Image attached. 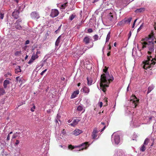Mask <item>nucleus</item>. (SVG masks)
Wrapping results in <instances>:
<instances>
[{
	"label": "nucleus",
	"mask_w": 156,
	"mask_h": 156,
	"mask_svg": "<svg viewBox=\"0 0 156 156\" xmlns=\"http://www.w3.org/2000/svg\"><path fill=\"white\" fill-rule=\"evenodd\" d=\"M154 28L156 30V24L155 23ZM152 35H149L148 37H146L143 39V41L141 42L142 44V49L146 48L147 50V53L150 55L154 53V43H156L155 40L153 37H155L156 34V31L155 33L153 31L151 32Z\"/></svg>",
	"instance_id": "obj_1"
},
{
	"label": "nucleus",
	"mask_w": 156,
	"mask_h": 156,
	"mask_svg": "<svg viewBox=\"0 0 156 156\" xmlns=\"http://www.w3.org/2000/svg\"><path fill=\"white\" fill-rule=\"evenodd\" d=\"M107 71L108 68L105 66L103 69L104 73L101 75L100 85L101 89L104 92L106 91V87L109 86L110 83L114 80L112 76L110 75Z\"/></svg>",
	"instance_id": "obj_2"
},
{
	"label": "nucleus",
	"mask_w": 156,
	"mask_h": 156,
	"mask_svg": "<svg viewBox=\"0 0 156 156\" xmlns=\"http://www.w3.org/2000/svg\"><path fill=\"white\" fill-rule=\"evenodd\" d=\"M147 59L146 61L143 62L142 64V66L146 70L152 68L155 63L154 61L155 59L152 58L151 56L149 57L148 56Z\"/></svg>",
	"instance_id": "obj_3"
},
{
	"label": "nucleus",
	"mask_w": 156,
	"mask_h": 156,
	"mask_svg": "<svg viewBox=\"0 0 156 156\" xmlns=\"http://www.w3.org/2000/svg\"><path fill=\"white\" fill-rule=\"evenodd\" d=\"M111 139L113 144H118L120 142L119 135L118 133H114L112 135Z\"/></svg>",
	"instance_id": "obj_4"
},
{
	"label": "nucleus",
	"mask_w": 156,
	"mask_h": 156,
	"mask_svg": "<svg viewBox=\"0 0 156 156\" xmlns=\"http://www.w3.org/2000/svg\"><path fill=\"white\" fill-rule=\"evenodd\" d=\"M139 99L137 98L135 95L132 96L130 98V101L133 104L132 106L135 108L139 103Z\"/></svg>",
	"instance_id": "obj_5"
},
{
	"label": "nucleus",
	"mask_w": 156,
	"mask_h": 156,
	"mask_svg": "<svg viewBox=\"0 0 156 156\" xmlns=\"http://www.w3.org/2000/svg\"><path fill=\"white\" fill-rule=\"evenodd\" d=\"M89 145H88V142H86L84 143H83L82 144L79 145V146H73L72 145H70L68 146V148L69 149H73L76 147H79L80 146H82L83 147L81 149L79 150V151H80L81 150H82L84 149H86L87 147Z\"/></svg>",
	"instance_id": "obj_6"
},
{
	"label": "nucleus",
	"mask_w": 156,
	"mask_h": 156,
	"mask_svg": "<svg viewBox=\"0 0 156 156\" xmlns=\"http://www.w3.org/2000/svg\"><path fill=\"white\" fill-rule=\"evenodd\" d=\"M59 12L57 9H52L50 16L54 18L58 16Z\"/></svg>",
	"instance_id": "obj_7"
},
{
	"label": "nucleus",
	"mask_w": 156,
	"mask_h": 156,
	"mask_svg": "<svg viewBox=\"0 0 156 156\" xmlns=\"http://www.w3.org/2000/svg\"><path fill=\"white\" fill-rule=\"evenodd\" d=\"M20 12L17 9H15L14 12L12 13V16L15 19H17L19 18V16Z\"/></svg>",
	"instance_id": "obj_8"
},
{
	"label": "nucleus",
	"mask_w": 156,
	"mask_h": 156,
	"mask_svg": "<svg viewBox=\"0 0 156 156\" xmlns=\"http://www.w3.org/2000/svg\"><path fill=\"white\" fill-rule=\"evenodd\" d=\"M83 53H82L81 50L77 49L76 52L74 53V56L76 58H78Z\"/></svg>",
	"instance_id": "obj_9"
},
{
	"label": "nucleus",
	"mask_w": 156,
	"mask_h": 156,
	"mask_svg": "<svg viewBox=\"0 0 156 156\" xmlns=\"http://www.w3.org/2000/svg\"><path fill=\"white\" fill-rule=\"evenodd\" d=\"M92 40L91 37L90 36H86L83 39V42L86 44H89Z\"/></svg>",
	"instance_id": "obj_10"
},
{
	"label": "nucleus",
	"mask_w": 156,
	"mask_h": 156,
	"mask_svg": "<svg viewBox=\"0 0 156 156\" xmlns=\"http://www.w3.org/2000/svg\"><path fill=\"white\" fill-rule=\"evenodd\" d=\"M98 131L97 128H95L93 129V131L92 133L91 136L92 139H94L97 136V133H98Z\"/></svg>",
	"instance_id": "obj_11"
},
{
	"label": "nucleus",
	"mask_w": 156,
	"mask_h": 156,
	"mask_svg": "<svg viewBox=\"0 0 156 156\" xmlns=\"http://www.w3.org/2000/svg\"><path fill=\"white\" fill-rule=\"evenodd\" d=\"M122 151L121 150H115V153L113 156H122Z\"/></svg>",
	"instance_id": "obj_12"
},
{
	"label": "nucleus",
	"mask_w": 156,
	"mask_h": 156,
	"mask_svg": "<svg viewBox=\"0 0 156 156\" xmlns=\"http://www.w3.org/2000/svg\"><path fill=\"white\" fill-rule=\"evenodd\" d=\"M108 125V122H101L100 125L101 127H102V126H104L103 127L102 129L101 130V132H102L105 129L106 127Z\"/></svg>",
	"instance_id": "obj_13"
},
{
	"label": "nucleus",
	"mask_w": 156,
	"mask_h": 156,
	"mask_svg": "<svg viewBox=\"0 0 156 156\" xmlns=\"http://www.w3.org/2000/svg\"><path fill=\"white\" fill-rule=\"evenodd\" d=\"M82 132L81 130L76 129L73 132V134L75 136H78Z\"/></svg>",
	"instance_id": "obj_14"
},
{
	"label": "nucleus",
	"mask_w": 156,
	"mask_h": 156,
	"mask_svg": "<svg viewBox=\"0 0 156 156\" xmlns=\"http://www.w3.org/2000/svg\"><path fill=\"white\" fill-rule=\"evenodd\" d=\"M132 19L131 17H126L124 19L125 24H129Z\"/></svg>",
	"instance_id": "obj_15"
},
{
	"label": "nucleus",
	"mask_w": 156,
	"mask_h": 156,
	"mask_svg": "<svg viewBox=\"0 0 156 156\" xmlns=\"http://www.w3.org/2000/svg\"><path fill=\"white\" fill-rule=\"evenodd\" d=\"M82 90L85 93L88 94L90 92V89L88 87H87L86 86H84L82 89L81 90V92Z\"/></svg>",
	"instance_id": "obj_16"
},
{
	"label": "nucleus",
	"mask_w": 156,
	"mask_h": 156,
	"mask_svg": "<svg viewBox=\"0 0 156 156\" xmlns=\"http://www.w3.org/2000/svg\"><path fill=\"white\" fill-rule=\"evenodd\" d=\"M80 120L78 119H76L73 120L72 123H71L70 125L72 126H75L77 125L78 122L80 121Z\"/></svg>",
	"instance_id": "obj_17"
},
{
	"label": "nucleus",
	"mask_w": 156,
	"mask_h": 156,
	"mask_svg": "<svg viewBox=\"0 0 156 156\" xmlns=\"http://www.w3.org/2000/svg\"><path fill=\"white\" fill-rule=\"evenodd\" d=\"M114 15L111 13H110L108 16V19L111 21H112L114 19Z\"/></svg>",
	"instance_id": "obj_18"
},
{
	"label": "nucleus",
	"mask_w": 156,
	"mask_h": 156,
	"mask_svg": "<svg viewBox=\"0 0 156 156\" xmlns=\"http://www.w3.org/2000/svg\"><path fill=\"white\" fill-rule=\"evenodd\" d=\"M10 83V81L9 80H5L3 82V87L4 88H7V85L9 84Z\"/></svg>",
	"instance_id": "obj_19"
},
{
	"label": "nucleus",
	"mask_w": 156,
	"mask_h": 156,
	"mask_svg": "<svg viewBox=\"0 0 156 156\" xmlns=\"http://www.w3.org/2000/svg\"><path fill=\"white\" fill-rule=\"evenodd\" d=\"M79 90L75 91L71 95V98H75L76 97V95L79 94Z\"/></svg>",
	"instance_id": "obj_20"
},
{
	"label": "nucleus",
	"mask_w": 156,
	"mask_h": 156,
	"mask_svg": "<svg viewBox=\"0 0 156 156\" xmlns=\"http://www.w3.org/2000/svg\"><path fill=\"white\" fill-rule=\"evenodd\" d=\"M87 85L90 86L92 84L93 80L91 77H87Z\"/></svg>",
	"instance_id": "obj_21"
},
{
	"label": "nucleus",
	"mask_w": 156,
	"mask_h": 156,
	"mask_svg": "<svg viewBox=\"0 0 156 156\" xmlns=\"http://www.w3.org/2000/svg\"><path fill=\"white\" fill-rule=\"evenodd\" d=\"M145 10V9L144 8H141L139 9H136L135 12L136 13L140 12H144Z\"/></svg>",
	"instance_id": "obj_22"
},
{
	"label": "nucleus",
	"mask_w": 156,
	"mask_h": 156,
	"mask_svg": "<svg viewBox=\"0 0 156 156\" xmlns=\"http://www.w3.org/2000/svg\"><path fill=\"white\" fill-rule=\"evenodd\" d=\"M21 72V70L20 69V66H17L15 69V73H18L19 72Z\"/></svg>",
	"instance_id": "obj_23"
},
{
	"label": "nucleus",
	"mask_w": 156,
	"mask_h": 156,
	"mask_svg": "<svg viewBox=\"0 0 156 156\" xmlns=\"http://www.w3.org/2000/svg\"><path fill=\"white\" fill-rule=\"evenodd\" d=\"M15 28L17 29L20 30L22 28V26L20 24V23H15Z\"/></svg>",
	"instance_id": "obj_24"
},
{
	"label": "nucleus",
	"mask_w": 156,
	"mask_h": 156,
	"mask_svg": "<svg viewBox=\"0 0 156 156\" xmlns=\"http://www.w3.org/2000/svg\"><path fill=\"white\" fill-rule=\"evenodd\" d=\"M154 87L153 85H151L148 88V90L147 92V94L151 92L154 88Z\"/></svg>",
	"instance_id": "obj_25"
},
{
	"label": "nucleus",
	"mask_w": 156,
	"mask_h": 156,
	"mask_svg": "<svg viewBox=\"0 0 156 156\" xmlns=\"http://www.w3.org/2000/svg\"><path fill=\"white\" fill-rule=\"evenodd\" d=\"M146 149V146L144 144H143L140 148V150L141 151L144 152L145 151Z\"/></svg>",
	"instance_id": "obj_26"
},
{
	"label": "nucleus",
	"mask_w": 156,
	"mask_h": 156,
	"mask_svg": "<svg viewBox=\"0 0 156 156\" xmlns=\"http://www.w3.org/2000/svg\"><path fill=\"white\" fill-rule=\"evenodd\" d=\"M37 14L36 12H33L31 13V17L32 18H36L37 16Z\"/></svg>",
	"instance_id": "obj_27"
},
{
	"label": "nucleus",
	"mask_w": 156,
	"mask_h": 156,
	"mask_svg": "<svg viewBox=\"0 0 156 156\" xmlns=\"http://www.w3.org/2000/svg\"><path fill=\"white\" fill-rule=\"evenodd\" d=\"M38 53V51H37L36 53V55H33L32 56L31 58L33 59L34 61L35 60L36 58H38V56L37 55Z\"/></svg>",
	"instance_id": "obj_28"
},
{
	"label": "nucleus",
	"mask_w": 156,
	"mask_h": 156,
	"mask_svg": "<svg viewBox=\"0 0 156 156\" xmlns=\"http://www.w3.org/2000/svg\"><path fill=\"white\" fill-rule=\"evenodd\" d=\"M5 93L4 89L0 87V96L3 95Z\"/></svg>",
	"instance_id": "obj_29"
},
{
	"label": "nucleus",
	"mask_w": 156,
	"mask_h": 156,
	"mask_svg": "<svg viewBox=\"0 0 156 156\" xmlns=\"http://www.w3.org/2000/svg\"><path fill=\"white\" fill-rule=\"evenodd\" d=\"M125 24V21L124 20H123L119 22L117 24V25L118 26H122Z\"/></svg>",
	"instance_id": "obj_30"
},
{
	"label": "nucleus",
	"mask_w": 156,
	"mask_h": 156,
	"mask_svg": "<svg viewBox=\"0 0 156 156\" xmlns=\"http://www.w3.org/2000/svg\"><path fill=\"white\" fill-rule=\"evenodd\" d=\"M110 34H111V32H108V34L107 35V36L106 40V42H108L109 41V40L110 38Z\"/></svg>",
	"instance_id": "obj_31"
},
{
	"label": "nucleus",
	"mask_w": 156,
	"mask_h": 156,
	"mask_svg": "<svg viewBox=\"0 0 156 156\" xmlns=\"http://www.w3.org/2000/svg\"><path fill=\"white\" fill-rule=\"evenodd\" d=\"M149 139L148 138H146L145 139L143 144H144L146 146L148 144V143H149Z\"/></svg>",
	"instance_id": "obj_32"
},
{
	"label": "nucleus",
	"mask_w": 156,
	"mask_h": 156,
	"mask_svg": "<svg viewBox=\"0 0 156 156\" xmlns=\"http://www.w3.org/2000/svg\"><path fill=\"white\" fill-rule=\"evenodd\" d=\"M61 36H60L57 38V39L56 40V41L55 42V45L56 46H58V44L60 42V38L61 37Z\"/></svg>",
	"instance_id": "obj_33"
},
{
	"label": "nucleus",
	"mask_w": 156,
	"mask_h": 156,
	"mask_svg": "<svg viewBox=\"0 0 156 156\" xmlns=\"http://www.w3.org/2000/svg\"><path fill=\"white\" fill-rule=\"evenodd\" d=\"M76 17V15L74 14H73L71 15L69 17V20L70 21L72 20L73 19Z\"/></svg>",
	"instance_id": "obj_34"
},
{
	"label": "nucleus",
	"mask_w": 156,
	"mask_h": 156,
	"mask_svg": "<svg viewBox=\"0 0 156 156\" xmlns=\"http://www.w3.org/2000/svg\"><path fill=\"white\" fill-rule=\"evenodd\" d=\"M38 67H37L36 68L34 71L33 73L35 74L36 76L38 73L39 69H38Z\"/></svg>",
	"instance_id": "obj_35"
},
{
	"label": "nucleus",
	"mask_w": 156,
	"mask_h": 156,
	"mask_svg": "<svg viewBox=\"0 0 156 156\" xmlns=\"http://www.w3.org/2000/svg\"><path fill=\"white\" fill-rule=\"evenodd\" d=\"M21 54V51H16L15 53V55L16 56H19Z\"/></svg>",
	"instance_id": "obj_36"
},
{
	"label": "nucleus",
	"mask_w": 156,
	"mask_h": 156,
	"mask_svg": "<svg viewBox=\"0 0 156 156\" xmlns=\"http://www.w3.org/2000/svg\"><path fill=\"white\" fill-rule=\"evenodd\" d=\"M83 109V107L82 106L79 105V106L77 108V110L78 111H81Z\"/></svg>",
	"instance_id": "obj_37"
},
{
	"label": "nucleus",
	"mask_w": 156,
	"mask_h": 156,
	"mask_svg": "<svg viewBox=\"0 0 156 156\" xmlns=\"http://www.w3.org/2000/svg\"><path fill=\"white\" fill-rule=\"evenodd\" d=\"M93 38L95 41H97L98 39V36L97 34H95L93 36Z\"/></svg>",
	"instance_id": "obj_38"
},
{
	"label": "nucleus",
	"mask_w": 156,
	"mask_h": 156,
	"mask_svg": "<svg viewBox=\"0 0 156 156\" xmlns=\"http://www.w3.org/2000/svg\"><path fill=\"white\" fill-rule=\"evenodd\" d=\"M136 54V49L133 48L132 51V56H134Z\"/></svg>",
	"instance_id": "obj_39"
},
{
	"label": "nucleus",
	"mask_w": 156,
	"mask_h": 156,
	"mask_svg": "<svg viewBox=\"0 0 156 156\" xmlns=\"http://www.w3.org/2000/svg\"><path fill=\"white\" fill-rule=\"evenodd\" d=\"M4 16V13H2L1 12H0V19L2 20L3 19Z\"/></svg>",
	"instance_id": "obj_40"
},
{
	"label": "nucleus",
	"mask_w": 156,
	"mask_h": 156,
	"mask_svg": "<svg viewBox=\"0 0 156 156\" xmlns=\"http://www.w3.org/2000/svg\"><path fill=\"white\" fill-rule=\"evenodd\" d=\"M67 3L66 2L62 5H61L62 8L63 9H64L65 8V7L67 6Z\"/></svg>",
	"instance_id": "obj_41"
},
{
	"label": "nucleus",
	"mask_w": 156,
	"mask_h": 156,
	"mask_svg": "<svg viewBox=\"0 0 156 156\" xmlns=\"http://www.w3.org/2000/svg\"><path fill=\"white\" fill-rule=\"evenodd\" d=\"M45 61L46 60H44L41 61V65L40 66H41V67H42L43 66L45 62Z\"/></svg>",
	"instance_id": "obj_42"
},
{
	"label": "nucleus",
	"mask_w": 156,
	"mask_h": 156,
	"mask_svg": "<svg viewBox=\"0 0 156 156\" xmlns=\"http://www.w3.org/2000/svg\"><path fill=\"white\" fill-rule=\"evenodd\" d=\"M143 27V24H142L140 25V27L137 29V32H139L142 29Z\"/></svg>",
	"instance_id": "obj_43"
},
{
	"label": "nucleus",
	"mask_w": 156,
	"mask_h": 156,
	"mask_svg": "<svg viewBox=\"0 0 156 156\" xmlns=\"http://www.w3.org/2000/svg\"><path fill=\"white\" fill-rule=\"evenodd\" d=\"M60 117L58 115V114L57 116V119L55 120V122H58V120L60 121L59 120Z\"/></svg>",
	"instance_id": "obj_44"
},
{
	"label": "nucleus",
	"mask_w": 156,
	"mask_h": 156,
	"mask_svg": "<svg viewBox=\"0 0 156 156\" xmlns=\"http://www.w3.org/2000/svg\"><path fill=\"white\" fill-rule=\"evenodd\" d=\"M47 70V69H44V70H43V71H42L40 73V74L41 75H43L44 74V73Z\"/></svg>",
	"instance_id": "obj_45"
},
{
	"label": "nucleus",
	"mask_w": 156,
	"mask_h": 156,
	"mask_svg": "<svg viewBox=\"0 0 156 156\" xmlns=\"http://www.w3.org/2000/svg\"><path fill=\"white\" fill-rule=\"evenodd\" d=\"M93 32V30L92 29L89 28L88 30V33H91Z\"/></svg>",
	"instance_id": "obj_46"
},
{
	"label": "nucleus",
	"mask_w": 156,
	"mask_h": 156,
	"mask_svg": "<svg viewBox=\"0 0 156 156\" xmlns=\"http://www.w3.org/2000/svg\"><path fill=\"white\" fill-rule=\"evenodd\" d=\"M34 61V60L33 59L31 58V59L28 62V63L29 64H30L31 63H32Z\"/></svg>",
	"instance_id": "obj_47"
},
{
	"label": "nucleus",
	"mask_w": 156,
	"mask_h": 156,
	"mask_svg": "<svg viewBox=\"0 0 156 156\" xmlns=\"http://www.w3.org/2000/svg\"><path fill=\"white\" fill-rule=\"evenodd\" d=\"M22 21V20L21 19H18L16 21V23H20Z\"/></svg>",
	"instance_id": "obj_48"
},
{
	"label": "nucleus",
	"mask_w": 156,
	"mask_h": 156,
	"mask_svg": "<svg viewBox=\"0 0 156 156\" xmlns=\"http://www.w3.org/2000/svg\"><path fill=\"white\" fill-rule=\"evenodd\" d=\"M35 106H33V107H32L31 108V111L32 112H33L34 111V109H35Z\"/></svg>",
	"instance_id": "obj_49"
},
{
	"label": "nucleus",
	"mask_w": 156,
	"mask_h": 156,
	"mask_svg": "<svg viewBox=\"0 0 156 156\" xmlns=\"http://www.w3.org/2000/svg\"><path fill=\"white\" fill-rule=\"evenodd\" d=\"M16 80L17 81H19L20 82L21 80V78L19 76H17L16 77Z\"/></svg>",
	"instance_id": "obj_50"
},
{
	"label": "nucleus",
	"mask_w": 156,
	"mask_h": 156,
	"mask_svg": "<svg viewBox=\"0 0 156 156\" xmlns=\"http://www.w3.org/2000/svg\"><path fill=\"white\" fill-rule=\"evenodd\" d=\"M10 135H9V134H8L7 137L6 138V140L7 141H9L10 140Z\"/></svg>",
	"instance_id": "obj_51"
},
{
	"label": "nucleus",
	"mask_w": 156,
	"mask_h": 156,
	"mask_svg": "<svg viewBox=\"0 0 156 156\" xmlns=\"http://www.w3.org/2000/svg\"><path fill=\"white\" fill-rule=\"evenodd\" d=\"M20 143V141L19 140H17L16 141V142L15 143V145H18Z\"/></svg>",
	"instance_id": "obj_52"
},
{
	"label": "nucleus",
	"mask_w": 156,
	"mask_h": 156,
	"mask_svg": "<svg viewBox=\"0 0 156 156\" xmlns=\"http://www.w3.org/2000/svg\"><path fill=\"white\" fill-rule=\"evenodd\" d=\"M1 102L2 104L5 103V100L4 99H2L1 101Z\"/></svg>",
	"instance_id": "obj_53"
},
{
	"label": "nucleus",
	"mask_w": 156,
	"mask_h": 156,
	"mask_svg": "<svg viewBox=\"0 0 156 156\" xmlns=\"http://www.w3.org/2000/svg\"><path fill=\"white\" fill-rule=\"evenodd\" d=\"M29 42H30V41L29 40H27L25 42V44H28L29 43Z\"/></svg>",
	"instance_id": "obj_54"
},
{
	"label": "nucleus",
	"mask_w": 156,
	"mask_h": 156,
	"mask_svg": "<svg viewBox=\"0 0 156 156\" xmlns=\"http://www.w3.org/2000/svg\"><path fill=\"white\" fill-rule=\"evenodd\" d=\"M102 105H103V103H102V102H100V104H99V107L100 108H101L102 107Z\"/></svg>",
	"instance_id": "obj_55"
},
{
	"label": "nucleus",
	"mask_w": 156,
	"mask_h": 156,
	"mask_svg": "<svg viewBox=\"0 0 156 156\" xmlns=\"http://www.w3.org/2000/svg\"><path fill=\"white\" fill-rule=\"evenodd\" d=\"M61 26H62V25H61L58 28V30L59 31V30H60L61 29Z\"/></svg>",
	"instance_id": "obj_56"
},
{
	"label": "nucleus",
	"mask_w": 156,
	"mask_h": 156,
	"mask_svg": "<svg viewBox=\"0 0 156 156\" xmlns=\"http://www.w3.org/2000/svg\"><path fill=\"white\" fill-rule=\"evenodd\" d=\"M110 51H108V53L107 54V55L108 56H110Z\"/></svg>",
	"instance_id": "obj_57"
},
{
	"label": "nucleus",
	"mask_w": 156,
	"mask_h": 156,
	"mask_svg": "<svg viewBox=\"0 0 156 156\" xmlns=\"http://www.w3.org/2000/svg\"><path fill=\"white\" fill-rule=\"evenodd\" d=\"M108 46H109V47L108 48V50H110L111 49V47L109 45Z\"/></svg>",
	"instance_id": "obj_58"
},
{
	"label": "nucleus",
	"mask_w": 156,
	"mask_h": 156,
	"mask_svg": "<svg viewBox=\"0 0 156 156\" xmlns=\"http://www.w3.org/2000/svg\"><path fill=\"white\" fill-rule=\"evenodd\" d=\"M28 55H26L25 57V60L27 59V58H28Z\"/></svg>",
	"instance_id": "obj_59"
},
{
	"label": "nucleus",
	"mask_w": 156,
	"mask_h": 156,
	"mask_svg": "<svg viewBox=\"0 0 156 156\" xmlns=\"http://www.w3.org/2000/svg\"><path fill=\"white\" fill-rule=\"evenodd\" d=\"M71 121L72 120L71 119H69L68 121L67 122L68 123H69L71 122Z\"/></svg>",
	"instance_id": "obj_60"
},
{
	"label": "nucleus",
	"mask_w": 156,
	"mask_h": 156,
	"mask_svg": "<svg viewBox=\"0 0 156 156\" xmlns=\"http://www.w3.org/2000/svg\"><path fill=\"white\" fill-rule=\"evenodd\" d=\"M58 32L59 31L57 30L55 31V33L56 34H57Z\"/></svg>",
	"instance_id": "obj_61"
},
{
	"label": "nucleus",
	"mask_w": 156,
	"mask_h": 156,
	"mask_svg": "<svg viewBox=\"0 0 156 156\" xmlns=\"http://www.w3.org/2000/svg\"><path fill=\"white\" fill-rule=\"evenodd\" d=\"M116 42H115L114 44V46L115 47H116Z\"/></svg>",
	"instance_id": "obj_62"
},
{
	"label": "nucleus",
	"mask_w": 156,
	"mask_h": 156,
	"mask_svg": "<svg viewBox=\"0 0 156 156\" xmlns=\"http://www.w3.org/2000/svg\"><path fill=\"white\" fill-rule=\"evenodd\" d=\"M99 0H94L93 2H95L98 1Z\"/></svg>",
	"instance_id": "obj_63"
},
{
	"label": "nucleus",
	"mask_w": 156,
	"mask_h": 156,
	"mask_svg": "<svg viewBox=\"0 0 156 156\" xmlns=\"http://www.w3.org/2000/svg\"><path fill=\"white\" fill-rule=\"evenodd\" d=\"M80 83H79L77 84V86H78V87H79V86H80Z\"/></svg>",
	"instance_id": "obj_64"
}]
</instances>
